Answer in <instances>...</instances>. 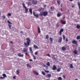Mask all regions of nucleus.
Returning <instances> with one entry per match:
<instances>
[{"instance_id": "1", "label": "nucleus", "mask_w": 80, "mask_h": 80, "mask_svg": "<svg viewBox=\"0 0 80 80\" xmlns=\"http://www.w3.org/2000/svg\"><path fill=\"white\" fill-rule=\"evenodd\" d=\"M26 40H27V43H24V45L26 48H27V47H28V46L30 45V43L31 42V40L28 38H26Z\"/></svg>"}, {"instance_id": "2", "label": "nucleus", "mask_w": 80, "mask_h": 80, "mask_svg": "<svg viewBox=\"0 0 80 80\" xmlns=\"http://www.w3.org/2000/svg\"><path fill=\"white\" fill-rule=\"evenodd\" d=\"M48 15V12L44 11L42 12L41 13L39 14V15L40 17L43 16L44 17H46Z\"/></svg>"}, {"instance_id": "3", "label": "nucleus", "mask_w": 80, "mask_h": 80, "mask_svg": "<svg viewBox=\"0 0 80 80\" xmlns=\"http://www.w3.org/2000/svg\"><path fill=\"white\" fill-rule=\"evenodd\" d=\"M22 6L25 9V13H27L28 12V9L26 7L25 5V3H23L22 4Z\"/></svg>"}, {"instance_id": "4", "label": "nucleus", "mask_w": 80, "mask_h": 80, "mask_svg": "<svg viewBox=\"0 0 80 80\" xmlns=\"http://www.w3.org/2000/svg\"><path fill=\"white\" fill-rule=\"evenodd\" d=\"M72 44L76 45H78V42L76 41L75 40H73L72 41Z\"/></svg>"}, {"instance_id": "5", "label": "nucleus", "mask_w": 80, "mask_h": 80, "mask_svg": "<svg viewBox=\"0 0 80 80\" xmlns=\"http://www.w3.org/2000/svg\"><path fill=\"white\" fill-rule=\"evenodd\" d=\"M52 56V59L53 60H55V61H57V59L55 58V55H53V54H52L51 55Z\"/></svg>"}, {"instance_id": "6", "label": "nucleus", "mask_w": 80, "mask_h": 80, "mask_svg": "<svg viewBox=\"0 0 80 80\" xmlns=\"http://www.w3.org/2000/svg\"><path fill=\"white\" fill-rule=\"evenodd\" d=\"M33 15L34 17H36L37 18H38V14H35V11L33 12Z\"/></svg>"}, {"instance_id": "7", "label": "nucleus", "mask_w": 80, "mask_h": 80, "mask_svg": "<svg viewBox=\"0 0 80 80\" xmlns=\"http://www.w3.org/2000/svg\"><path fill=\"white\" fill-rule=\"evenodd\" d=\"M60 22L61 24H62L63 25H65L66 23V22L65 21H63L62 20H61Z\"/></svg>"}, {"instance_id": "8", "label": "nucleus", "mask_w": 80, "mask_h": 80, "mask_svg": "<svg viewBox=\"0 0 80 80\" xmlns=\"http://www.w3.org/2000/svg\"><path fill=\"white\" fill-rule=\"evenodd\" d=\"M18 57H23L24 56L23 54L22 55V53H19L18 54Z\"/></svg>"}, {"instance_id": "9", "label": "nucleus", "mask_w": 80, "mask_h": 80, "mask_svg": "<svg viewBox=\"0 0 80 80\" xmlns=\"http://www.w3.org/2000/svg\"><path fill=\"white\" fill-rule=\"evenodd\" d=\"M32 2L34 5H36V4L37 3V1L35 0H33L32 1Z\"/></svg>"}, {"instance_id": "10", "label": "nucleus", "mask_w": 80, "mask_h": 80, "mask_svg": "<svg viewBox=\"0 0 80 80\" xmlns=\"http://www.w3.org/2000/svg\"><path fill=\"white\" fill-rule=\"evenodd\" d=\"M23 49L24 50H23V52H24V53H26V52H27L28 51V49L24 48Z\"/></svg>"}, {"instance_id": "11", "label": "nucleus", "mask_w": 80, "mask_h": 80, "mask_svg": "<svg viewBox=\"0 0 80 80\" xmlns=\"http://www.w3.org/2000/svg\"><path fill=\"white\" fill-rule=\"evenodd\" d=\"M63 31V29H61L59 31V35H62V33Z\"/></svg>"}, {"instance_id": "12", "label": "nucleus", "mask_w": 80, "mask_h": 80, "mask_svg": "<svg viewBox=\"0 0 80 80\" xmlns=\"http://www.w3.org/2000/svg\"><path fill=\"white\" fill-rule=\"evenodd\" d=\"M62 38L61 37H59L58 40V42L59 43H61L62 42Z\"/></svg>"}, {"instance_id": "13", "label": "nucleus", "mask_w": 80, "mask_h": 80, "mask_svg": "<svg viewBox=\"0 0 80 80\" xmlns=\"http://www.w3.org/2000/svg\"><path fill=\"white\" fill-rule=\"evenodd\" d=\"M53 68H52V70H57V67L55 66V65H54L53 66Z\"/></svg>"}, {"instance_id": "14", "label": "nucleus", "mask_w": 80, "mask_h": 80, "mask_svg": "<svg viewBox=\"0 0 80 80\" xmlns=\"http://www.w3.org/2000/svg\"><path fill=\"white\" fill-rule=\"evenodd\" d=\"M33 73H34V74H36V75H39L38 73L37 72H36L35 71H33Z\"/></svg>"}, {"instance_id": "15", "label": "nucleus", "mask_w": 80, "mask_h": 80, "mask_svg": "<svg viewBox=\"0 0 80 80\" xmlns=\"http://www.w3.org/2000/svg\"><path fill=\"white\" fill-rule=\"evenodd\" d=\"M27 65V67H29V68H32V66H31V65H30V64H29L28 63H27L26 64Z\"/></svg>"}, {"instance_id": "16", "label": "nucleus", "mask_w": 80, "mask_h": 80, "mask_svg": "<svg viewBox=\"0 0 80 80\" xmlns=\"http://www.w3.org/2000/svg\"><path fill=\"white\" fill-rule=\"evenodd\" d=\"M57 1L58 4V5H60V0H57Z\"/></svg>"}, {"instance_id": "17", "label": "nucleus", "mask_w": 80, "mask_h": 80, "mask_svg": "<svg viewBox=\"0 0 80 80\" xmlns=\"http://www.w3.org/2000/svg\"><path fill=\"white\" fill-rule=\"evenodd\" d=\"M38 33H40V28H39V27H38Z\"/></svg>"}, {"instance_id": "18", "label": "nucleus", "mask_w": 80, "mask_h": 80, "mask_svg": "<svg viewBox=\"0 0 80 80\" xmlns=\"http://www.w3.org/2000/svg\"><path fill=\"white\" fill-rule=\"evenodd\" d=\"M62 50L63 51H65L66 50V48L65 47H62Z\"/></svg>"}, {"instance_id": "19", "label": "nucleus", "mask_w": 80, "mask_h": 80, "mask_svg": "<svg viewBox=\"0 0 80 80\" xmlns=\"http://www.w3.org/2000/svg\"><path fill=\"white\" fill-rule=\"evenodd\" d=\"M29 12L30 13L31 15H32V9H29Z\"/></svg>"}, {"instance_id": "20", "label": "nucleus", "mask_w": 80, "mask_h": 80, "mask_svg": "<svg viewBox=\"0 0 80 80\" xmlns=\"http://www.w3.org/2000/svg\"><path fill=\"white\" fill-rule=\"evenodd\" d=\"M76 28L78 29H79V28H80V25H77L76 26Z\"/></svg>"}, {"instance_id": "21", "label": "nucleus", "mask_w": 80, "mask_h": 80, "mask_svg": "<svg viewBox=\"0 0 80 80\" xmlns=\"http://www.w3.org/2000/svg\"><path fill=\"white\" fill-rule=\"evenodd\" d=\"M33 47L34 48H36V49L38 48V47L36 45H34Z\"/></svg>"}, {"instance_id": "22", "label": "nucleus", "mask_w": 80, "mask_h": 80, "mask_svg": "<svg viewBox=\"0 0 80 80\" xmlns=\"http://www.w3.org/2000/svg\"><path fill=\"white\" fill-rule=\"evenodd\" d=\"M11 15H12V14H11V13H8L7 15V17H9L11 16Z\"/></svg>"}, {"instance_id": "23", "label": "nucleus", "mask_w": 80, "mask_h": 80, "mask_svg": "<svg viewBox=\"0 0 80 80\" xmlns=\"http://www.w3.org/2000/svg\"><path fill=\"white\" fill-rule=\"evenodd\" d=\"M49 39L51 43H53V39H52V38H50Z\"/></svg>"}, {"instance_id": "24", "label": "nucleus", "mask_w": 80, "mask_h": 80, "mask_svg": "<svg viewBox=\"0 0 80 80\" xmlns=\"http://www.w3.org/2000/svg\"><path fill=\"white\" fill-rule=\"evenodd\" d=\"M73 53L75 54H77V51L76 50H74L73 51Z\"/></svg>"}, {"instance_id": "25", "label": "nucleus", "mask_w": 80, "mask_h": 80, "mask_svg": "<svg viewBox=\"0 0 80 80\" xmlns=\"http://www.w3.org/2000/svg\"><path fill=\"white\" fill-rule=\"evenodd\" d=\"M52 76V75L50 74H47V75L46 76V77H50Z\"/></svg>"}, {"instance_id": "26", "label": "nucleus", "mask_w": 80, "mask_h": 80, "mask_svg": "<svg viewBox=\"0 0 80 80\" xmlns=\"http://www.w3.org/2000/svg\"><path fill=\"white\" fill-rule=\"evenodd\" d=\"M16 73L17 74V75H19V73H20V72L19 71V70H16Z\"/></svg>"}, {"instance_id": "27", "label": "nucleus", "mask_w": 80, "mask_h": 80, "mask_svg": "<svg viewBox=\"0 0 80 80\" xmlns=\"http://www.w3.org/2000/svg\"><path fill=\"white\" fill-rule=\"evenodd\" d=\"M80 39V35L78 36L77 37V40H79Z\"/></svg>"}, {"instance_id": "28", "label": "nucleus", "mask_w": 80, "mask_h": 80, "mask_svg": "<svg viewBox=\"0 0 80 80\" xmlns=\"http://www.w3.org/2000/svg\"><path fill=\"white\" fill-rule=\"evenodd\" d=\"M60 70H61V68H58L57 69V72H60Z\"/></svg>"}, {"instance_id": "29", "label": "nucleus", "mask_w": 80, "mask_h": 80, "mask_svg": "<svg viewBox=\"0 0 80 80\" xmlns=\"http://www.w3.org/2000/svg\"><path fill=\"white\" fill-rule=\"evenodd\" d=\"M2 18H3V19H5V18H6V17L5 15L2 16Z\"/></svg>"}, {"instance_id": "30", "label": "nucleus", "mask_w": 80, "mask_h": 80, "mask_svg": "<svg viewBox=\"0 0 80 80\" xmlns=\"http://www.w3.org/2000/svg\"><path fill=\"white\" fill-rule=\"evenodd\" d=\"M46 65H48V66H50V62H48L46 64Z\"/></svg>"}, {"instance_id": "31", "label": "nucleus", "mask_w": 80, "mask_h": 80, "mask_svg": "<svg viewBox=\"0 0 80 80\" xmlns=\"http://www.w3.org/2000/svg\"><path fill=\"white\" fill-rule=\"evenodd\" d=\"M9 28L10 30H11V27H12V26H11V25H10L9 24L8 25Z\"/></svg>"}, {"instance_id": "32", "label": "nucleus", "mask_w": 80, "mask_h": 80, "mask_svg": "<svg viewBox=\"0 0 80 80\" xmlns=\"http://www.w3.org/2000/svg\"><path fill=\"white\" fill-rule=\"evenodd\" d=\"M49 37L48 35H47L46 36V39H48Z\"/></svg>"}, {"instance_id": "33", "label": "nucleus", "mask_w": 80, "mask_h": 80, "mask_svg": "<svg viewBox=\"0 0 80 80\" xmlns=\"http://www.w3.org/2000/svg\"><path fill=\"white\" fill-rule=\"evenodd\" d=\"M60 16H61V14H60L58 13L57 14V17H60Z\"/></svg>"}, {"instance_id": "34", "label": "nucleus", "mask_w": 80, "mask_h": 80, "mask_svg": "<svg viewBox=\"0 0 80 80\" xmlns=\"http://www.w3.org/2000/svg\"><path fill=\"white\" fill-rule=\"evenodd\" d=\"M62 37L63 38V40H65V36L64 35H63Z\"/></svg>"}, {"instance_id": "35", "label": "nucleus", "mask_w": 80, "mask_h": 80, "mask_svg": "<svg viewBox=\"0 0 80 80\" xmlns=\"http://www.w3.org/2000/svg\"><path fill=\"white\" fill-rule=\"evenodd\" d=\"M58 80H62V78L61 77H59L58 78Z\"/></svg>"}, {"instance_id": "36", "label": "nucleus", "mask_w": 80, "mask_h": 80, "mask_svg": "<svg viewBox=\"0 0 80 80\" xmlns=\"http://www.w3.org/2000/svg\"><path fill=\"white\" fill-rule=\"evenodd\" d=\"M42 75H45V72L42 71Z\"/></svg>"}, {"instance_id": "37", "label": "nucleus", "mask_w": 80, "mask_h": 80, "mask_svg": "<svg viewBox=\"0 0 80 80\" xmlns=\"http://www.w3.org/2000/svg\"><path fill=\"white\" fill-rule=\"evenodd\" d=\"M70 67L71 68H73V65L72 64H70Z\"/></svg>"}, {"instance_id": "38", "label": "nucleus", "mask_w": 80, "mask_h": 80, "mask_svg": "<svg viewBox=\"0 0 80 80\" xmlns=\"http://www.w3.org/2000/svg\"><path fill=\"white\" fill-rule=\"evenodd\" d=\"M8 23L9 24H12V23H11V22H10V21L8 20Z\"/></svg>"}, {"instance_id": "39", "label": "nucleus", "mask_w": 80, "mask_h": 80, "mask_svg": "<svg viewBox=\"0 0 80 80\" xmlns=\"http://www.w3.org/2000/svg\"><path fill=\"white\" fill-rule=\"evenodd\" d=\"M2 76L4 77H7V76H6V74H2Z\"/></svg>"}, {"instance_id": "40", "label": "nucleus", "mask_w": 80, "mask_h": 80, "mask_svg": "<svg viewBox=\"0 0 80 80\" xmlns=\"http://www.w3.org/2000/svg\"><path fill=\"white\" fill-rule=\"evenodd\" d=\"M29 51L30 52H32V48H29Z\"/></svg>"}, {"instance_id": "41", "label": "nucleus", "mask_w": 80, "mask_h": 80, "mask_svg": "<svg viewBox=\"0 0 80 80\" xmlns=\"http://www.w3.org/2000/svg\"><path fill=\"white\" fill-rule=\"evenodd\" d=\"M25 54L26 55H27V56H29V55L28 54V52H26Z\"/></svg>"}, {"instance_id": "42", "label": "nucleus", "mask_w": 80, "mask_h": 80, "mask_svg": "<svg viewBox=\"0 0 80 80\" xmlns=\"http://www.w3.org/2000/svg\"><path fill=\"white\" fill-rule=\"evenodd\" d=\"M31 52V54L32 55H33V51H30Z\"/></svg>"}, {"instance_id": "43", "label": "nucleus", "mask_w": 80, "mask_h": 80, "mask_svg": "<svg viewBox=\"0 0 80 80\" xmlns=\"http://www.w3.org/2000/svg\"><path fill=\"white\" fill-rule=\"evenodd\" d=\"M32 57L34 58V59L35 60L36 59V58H35V56L34 55H32Z\"/></svg>"}, {"instance_id": "44", "label": "nucleus", "mask_w": 80, "mask_h": 80, "mask_svg": "<svg viewBox=\"0 0 80 80\" xmlns=\"http://www.w3.org/2000/svg\"><path fill=\"white\" fill-rule=\"evenodd\" d=\"M56 27H59V25L58 24H56Z\"/></svg>"}, {"instance_id": "45", "label": "nucleus", "mask_w": 80, "mask_h": 80, "mask_svg": "<svg viewBox=\"0 0 80 80\" xmlns=\"http://www.w3.org/2000/svg\"><path fill=\"white\" fill-rule=\"evenodd\" d=\"M51 10H53L54 9V7H51Z\"/></svg>"}, {"instance_id": "46", "label": "nucleus", "mask_w": 80, "mask_h": 80, "mask_svg": "<svg viewBox=\"0 0 80 80\" xmlns=\"http://www.w3.org/2000/svg\"><path fill=\"white\" fill-rule=\"evenodd\" d=\"M38 54V52H36L35 53V55H37Z\"/></svg>"}, {"instance_id": "47", "label": "nucleus", "mask_w": 80, "mask_h": 80, "mask_svg": "<svg viewBox=\"0 0 80 80\" xmlns=\"http://www.w3.org/2000/svg\"><path fill=\"white\" fill-rule=\"evenodd\" d=\"M13 79H16V77H15V76H13Z\"/></svg>"}, {"instance_id": "48", "label": "nucleus", "mask_w": 80, "mask_h": 80, "mask_svg": "<svg viewBox=\"0 0 80 80\" xmlns=\"http://www.w3.org/2000/svg\"><path fill=\"white\" fill-rule=\"evenodd\" d=\"M45 71L47 73H48L49 72V71H48L45 70Z\"/></svg>"}, {"instance_id": "49", "label": "nucleus", "mask_w": 80, "mask_h": 80, "mask_svg": "<svg viewBox=\"0 0 80 80\" xmlns=\"http://www.w3.org/2000/svg\"><path fill=\"white\" fill-rule=\"evenodd\" d=\"M78 7H79L80 6V3L78 2Z\"/></svg>"}, {"instance_id": "50", "label": "nucleus", "mask_w": 80, "mask_h": 80, "mask_svg": "<svg viewBox=\"0 0 80 80\" xmlns=\"http://www.w3.org/2000/svg\"><path fill=\"white\" fill-rule=\"evenodd\" d=\"M47 56H48V57H50V54H47Z\"/></svg>"}, {"instance_id": "51", "label": "nucleus", "mask_w": 80, "mask_h": 80, "mask_svg": "<svg viewBox=\"0 0 80 80\" xmlns=\"http://www.w3.org/2000/svg\"><path fill=\"white\" fill-rule=\"evenodd\" d=\"M29 61H30V62H33L32 59H29Z\"/></svg>"}, {"instance_id": "52", "label": "nucleus", "mask_w": 80, "mask_h": 80, "mask_svg": "<svg viewBox=\"0 0 80 80\" xmlns=\"http://www.w3.org/2000/svg\"><path fill=\"white\" fill-rule=\"evenodd\" d=\"M0 78H1V79H3L4 78V77H0Z\"/></svg>"}, {"instance_id": "53", "label": "nucleus", "mask_w": 80, "mask_h": 80, "mask_svg": "<svg viewBox=\"0 0 80 80\" xmlns=\"http://www.w3.org/2000/svg\"><path fill=\"white\" fill-rule=\"evenodd\" d=\"M66 42H68V38H66Z\"/></svg>"}, {"instance_id": "54", "label": "nucleus", "mask_w": 80, "mask_h": 80, "mask_svg": "<svg viewBox=\"0 0 80 80\" xmlns=\"http://www.w3.org/2000/svg\"><path fill=\"white\" fill-rule=\"evenodd\" d=\"M43 67H46V65H45L43 64Z\"/></svg>"}, {"instance_id": "55", "label": "nucleus", "mask_w": 80, "mask_h": 80, "mask_svg": "<svg viewBox=\"0 0 80 80\" xmlns=\"http://www.w3.org/2000/svg\"><path fill=\"white\" fill-rule=\"evenodd\" d=\"M63 77L64 78H65V76H63Z\"/></svg>"}, {"instance_id": "56", "label": "nucleus", "mask_w": 80, "mask_h": 80, "mask_svg": "<svg viewBox=\"0 0 80 80\" xmlns=\"http://www.w3.org/2000/svg\"><path fill=\"white\" fill-rule=\"evenodd\" d=\"M72 8H73V7H74V5H72Z\"/></svg>"}, {"instance_id": "57", "label": "nucleus", "mask_w": 80, "mask_h": 80, "mask_svg": "<svg viewBox=\"0 0 80 80\" xmlns=\"http://www.w3.org/2000/svg\"><path fill=\"white\" fill-rule=\"evenodd\" d=\"M20 33H23V31H21Z\"/></svg>"}, {"instance_id": "58", "label": "nucleus", "mask_w": 80, "mask_h": 80, "mask_svg": "<svg viewBox=\"0 0 80 80\" xmlns=\"http://www.w3.org/2000/svg\"><path fill=\"white\" fill-rule=\"evenodd\" d=\"M44 7H45L47 6V5H44Z\"/></svg>"}, {"instance_id": "59", "label": "nucleus", "mask_w": 80, "mask_h": 80, "mask_svg": "<svg viewBox=\"0 0 80 80\" xmlns=\"http://www.w3.org/2000/svg\"><path fill=\"white\" fill-rule=\"evenodd\" d=\"M70 1H71V2H72L73 0H69Z\"/></svg>"}, {"instance_id": "60", "label": "nucleus", "mask_w": 80, "mask_h": 80, "mask_svg": "<svg viewBox=\"0 0 80 80\" xmlns=\"http://www.w3.org/2000/svg\"><path fill=\"white\" fill-rule=\"evenodd\" d=\"M10 42L12 44V41H10Z\"/></svg>"}, {"instance_id": "61", "label": "nucleus", "mask_w": 80, "mask_h": 80, "mask_svg": "<svg viewBox=\"0 0 80 80\" xmlns=\"http://www.w3.org/2000/svg\"><path fill=\"white\" fill-rule=\"evenodd\" d=\"M79 9H80V6H79Z\"/></svg>"}, {"instance_id": "62", "label": "nucleus", "mask_w": 80, "mask_h": 80, "mask_svg": "<svg viewBox=\"0 0 80 80\" xmlns=\"http://www.w3.org/2000/svg\"><path fill=\"white\" fill-rule=\"evenodd\" d=\"M50 80L49 79H46V80Z\"/></svg>"}, {"instance_id": "63", "label": "nucleus", "mask_w": 80, "mask_h": 80, "mask_svg": "<svg viewBox=\"0 0 80 80\" xmlns=\"http://www.w3.org/2000/svg\"><path fill=\"white\" fill-rule=\"evenodd\" d=\"M41 9L42 10H43V8H41Z\"/></svg>"}, {"instance_id": "64", "label": "nucleus", "mask_w": 80, "mask_h": 80, "mask_svg": "<svg viewBox=\"0 0 80 80\" xmlns=\"http://www.w3.org/2000/svg\"><path fill=\"white\" fill-rule=\"evenodd\" d=\"M75 80H78L77 79H75Z\"/></svg>"}]
</instances>
